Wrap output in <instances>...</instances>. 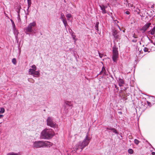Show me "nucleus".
<instances>
[{
  "instance_id": "1",
  "label": "nucleus",
  "mask_w": 155,
  "mask_h": 155,
  "mask_svg": "<svg viewBox=\"0 0 155 155\" xmlns=\"http://www.w3.org/2000/svg\"><path fill=\"white\" fill-rule=\"evenodd\" d=\"M87 134L82 142L80 141L74 147V151L77 153L82 151L83 149L89 143L91 138Z\"/></svg>"
},
{
  "instance_id": "2",
  "label": "nucleus",
  "mask_w": 155,
  "mask_h": 155,
  "mask_svg": "<svg viewBox=\"0 0 155 155\" xmlns=\"http://www.w3.org/2000/svg\"><path fill=\"white\" fill-rule=\"evenodd\" d=\"M52 145V143L46 141H35L33 143V147L36 148L46 147H50Z\"/></svg>"
},
{
  "instance_id": "3",
  "label": "nucleus",
  "mask_w": 155,
  "mask_h": 155,
  "mask_svg": "<svg viewBox=\"0 0 155 155\" xmlns=\"http://www.w3.org/2000/svg\"><path fill=\"white\" fill-rule=\"evenodd\" d=\"M36 25L35 22L30 23L28 26L25 28L24 30L25 32L26 35H28L29 36L31 34L33 35L35 34L36 31L35 28Z\"/></svg>"
},
{
  "instance_id": "4",
  "label": "nucleus",
  "mask_w": 155,
  "mask_h": 155,
  "mask_svg": "<svg viewBox=\"0 0 155 155\" xmlns=\"http://www.w3.org/2000/svg\"><path fill=\"white\" fill-rule=\"evenodd\" d=\"M54 134V132L52 129H46L42 132L41 135L42 138L48 139L52 137Z\"/></svg>"
},
{
  "instance_id": "5",
  "label": "nucleus",
  "mask_w": 155,
  "mask_h": 155,
  "mask_svg": "<svg viewBox=\"0 0 155 155\" xmlns=\"http://www.w3.org/2000/svg\"><path fill=\"white\" fill-rule=\"evenodd\" d=\"M47 124L48 126L52 128H56L58 124L56 123L54 118L52 117H48L47 120Z\"/></svg>"
},
{
  "instance_id": "6",
  "label": "nucleus",
  "mask_w": 155,
  "mask_h": 155,
  "mask_svg": "<svg viewBox=\"0 0 155 155\" xmlns=\"http://www.w3.org/2000/svg\"><path fill=\"white\" fill-rule=\"evenodd\" d=\"M31 67L32 68H30L29 71V74L33 75L34 77H38L40 76V73L38 71H36L37 68L35 65H33Z\"/></svg>"
},
{
  "instance_id": "7",
  "label": "nucleus",
  "mask_w": 155,
  "mask_h": 155,
  "mask_svg": "<svg viewBox=\"0 0 155 155\" xmlns=\"http://www.w3.org/2000/svg\"><path fill=\"white\" fill-rule=\"evenodd\" d=\"M118 48L116 46H114L113 47V56L112 59L113 61L115 62H116L118 57Z\"/></svg>"
},
{
  "instance_id": "8",
  "label": "nucleus",
  "mask_w": 155,
  "mask_h": 155,
  "mask_svg": "<svg viewBox=\"0 0 155 155\" xmlns=\"http://www.w3.org/2000/svg\"><path fill=\"white\" fill-rule=\"evenodd\" d=\"M64 110L66 113L68 112L69 109H71L73 104L71 101H65L64 104Z\"/></svg>"
},
{
  "instance_id": "9",
  "label": "nucleus",
  "mask_w": 155,
  "mask_h": 155,
  "mask_svg": "<svg viewBox=\"0 0 155 155\" xmlns=\"http://www.w3.org/2000/svg\"><path fill=\"white\" fill-rule=\"evenodd\" d=\"M112 35L115 39H119L120 36V32L115 30H113Z\"/></svg>"
},
{
  "instance_id": "10",
  "label": "nucleus",
  "mask_w": 155,
  "mask_h": 155,
  "mask_svg": "<svg viewBox=\"0 0 155 155\" xmlns=\"http://www.w3.org/2000/svg\"><path fill=\"white\" fill-rule=\"evenodd\" d=\"M151 25V23H147L145 24L141 28V30L143 31V32H145Z\"/></svg>"
},
{
  "instance_id": "11",
  "label": "nucleus",
  "mask_w": 155,
  "mask_h": 155,
  "mask_svg": "<svg viewBox=\"0 0 155 155\" xmlns=\"http://www.w3.org/2000/svg\"><path fill=\"white\" fill-rule=\"evenodd\" d=\"M102 11V12L103 14H105L107 13V11H106L105 9L107 8L106 6H104L103 5H99Z\"/></svg>"
},
{
  "instance_id": "12",
  "label": "nucleus",
  "mask_w": 155,
  "mask_h": 155,
  "mask_svg": "<svg viewBox=\"0 0 155 155\" xmlns=\"http://www.w3.org/2000/svg\"><path fill=\"white\" fill-rule=\"evenodd\" d=\"M12 29L13 33L15 35V38L16 39H17V38H18V30L16 28V27H15V28L13 27Z\"/></svg>"
},
{
  "instance_id": "13",
  "label": "nucleus",
  "mask_w": 155,
  "mask_h": 155,
  "mask_svg": "<svg viewBox=\"0 0 155 155\" xmlns=\"http://www.w3.org/2000/svg\"><path fill=\"white\" fill-rule=\"evenodd\" d=\"M118 82V84L120 87H122L123 85L124 84V82L123 79L119 78L118 80H117Z\"/></svg>"
},
{
  "instance_id": "14",
  "label": "nucleus",
  "mask_w": 155,
  "mask_h": 155,
  "mask_svg": "<svg viewBox=\"0 0 155 155\" xmlns=\"http://www.w3.org/2000/svg\"><path fill=\"white\" fill-rule=\"evenodd\" d=\"M7 155H21L20 153H15L13 152L8 153Z\"/></svg>"
},
{
  "instance_id": "15",
  "label": "nucleus",
  "mask_w": 155,
  "mask_h": 155,
  "mask_svg": "<svg viewBox=\"0 0 155 155\" xmlns=\"http://www.w3.org/2000/svg\"><path fill=\"white\" fill-rule=\"evenodd\" d=\"M103 73L104 74H106V71L104 67H102V70L100 72V74H102Z\"/></svg>"
},
{
  "instance_id": "16",
  "label": "nucleus",
  "mask_w": 155,
  "mask_h": 155,
  "mask_svg": "<svg viewBox=\"0 0 155 155\" xmlns=\"http://www.w3.org/2000/svg\"><path fill=\"white\" fill-rule=\"evenodd\" d=\"M99 24V22L98 21L96 23V24L95 25V29H96V30H97V33H98V25Z\"/></svg>"
},
{
  "instance_id": "17",
  "label": "nucleus",
  "mask_w": 155,
  "mask_h": 155,
  "mask_svg": "<svg viewBox=\"0 0 155 155\" xmlns=\"http://www.w3.org/2000/svg\"><path fill=\"white\" fill-rule=\"evenodd\" d=\"M72 34H71V35L72 38L74 40V42H75L77 40V39L76 38V36L75 35H73L74 32H73L72 33Z\"/></svg>"
},
{
  "instance_id": "18",
  "label": "nucleus",
  "mask_w": 155,
  "mask_h": 155,
  "mask_svg": "<svg viewBox=\"0 0 155 155\" xmlns=\"http://www.w3.org/2000/svg\"><path fill=\"white\" fill-rule=\"evenodd\" d=\"M5 111V109L3 107H1L0 109V114H3Z\"/></svg>"
},
{
  "instance_id": "19",
  "label": "nucleus",
  "mask_w": 155,
  "mask_h": 155,
  "mask_svg": "<svg viewBox=\"0 0 155 155\" xmlns=\"http://www.w3.org/2000/svg\"><path fill=\"white\" fill-rule=\"evenodd\" d=\"M12 62L15 65L17 63L16 59L15 58H13L12 59Z\"/></svg>"
},
{
  "instance_id": "20",
  "label": "nucleus",
  "mask_w": 155,
  "mask_h": 155,
  "mask_svg": "<svg viewBox=\"0 0 155 155\" xmlns=\"http://www.w3.org/2000/svg\"><path fill=\"white\" fill-rule=\"evenodd\" d=\"M28 2V6L29 7H30L31 4V0H27Z\"/></svg>"
},
{
  "instance_id": "21",
  "label": "nucleus",
  "mask_w": 155,
  "mask_h": 155,
  "mask_svg": "<svg viewBox=\"0 0 155 155\" xmlns=\"http://www.w3.org/2000/svg\"><path fill=\"white\" fill-rule=\"evenodd\" d=\"M128 152L129 153L132 154L133 153L134 151L132 149H130L128 150Z\"/></svg>"
},
{
  "instance_id": "22",
  "label": "nucleus",
  "mask_w": 155,
  "mask_h": 155,
  "mask_svg": "<svg viewBox=\"0 0 155 155\" xmlns=\"http://www.w3.org/2000/svg\"><path fill=\"white\" fill-rule=\"evenodd\" d=\"M112 131L113 132L115 133V134H118V132L117 131V130L114 128L112 129Z\"/></svg>"
},
{
  "instance_id": "23",
  "label": "nucleus",
  "mask_w": 155,
  "mask_h": 155,
  "mask_svg": "<svg viewBox=\"0 0 155 155\" xmlns=\"http://www.w3.org/2000/svg\"><path fill=\"white\" fill-rule=\"evenodd\" d=\"M61 17L60 18L62 20L64 19L63 18L64 17V14L63 13H61Z\"/></svg>"
},
{
  "instance_id": "24",
  "label": "nucleus",
  "mask_w": 155,
  "mask_h": 155,
  "mask_svg": "<svg viewBox=\"0 0 155 155\" xmlns=\"http://www.w3.org/2000/svg\"><path fill=\"white\" fill-rule=\"evenodd\" d=\"M10 20H11V21L12 23V28L13 27L15 28V23H14V21L12 19H11Z\"/></svg>"
},
{
  "instance_id": "25",
  "label": "nucleus",
  "mask_w": 155,
  "mask_h": 155,
  "mask_svg": "<svg viewBox=\"0 0 155 155\" xmlns=\"http://www.w3.org/2000/svg\"><path fill=\"white\" fill-rule=\"evenodd\" d=\"M140 141L138 140L135 139L134 140V143L136 145H138Z\"/></svg>"
},
{
  "instance_id": "26",
  "label": "nucleus",
  "mask_w": 155,
  "mask_h": 155,
  "mask_svg": "<svg viewBox=\"0 0 155 155\" xmlns=\"http://www.w3.org/2000/svg\"><path fill=\"white\" fill-rule=\"evenodd\" d=\"M66 16L68 18H71L72 15L70 14H68L66 15Z\"/></svg>"
},
{
  "instance_id": "27",
  "label": "nucleus",
  "mask_w": 155,
  "mask_h": 155,
  "mask_svg": "<svg viewBox=\"0 0 155 155\" xmlns=\"http://www.w3.org/2000/svg\"><path fill=\"white\" fill-rule=\"evenodd\" d=\"M155 31L154 30H153V29H152L150 31V34L152 35H154L155 33Z\"/></svg>"
},
{
  "instance_id": "28",
  "label": "nucleus",
  "mask_w": 155,
  "mask_h": 155,
  "mask_svg": "<svg viewBox=\"0 0 155 155\" xmlns=\"http://www.w3.org/2000/svg\"><path fill=\"white\" fill-rule=\"evenodd\" d=\"M18 20L19 22H20L21 21V18L20 17V15L19 14H18V17H17Z\"/></svg>"
},
{
  "instance_id": "29",
  "label": "nucleus",
  "mask_w": 155,
  "mask_h": 155,
  "mask_svg": "<svg viewBox=\"0 0 155 155\" xmlns=\"http://www.w3.org/2000/svg\"><path fill=\"white\" fill-rule=\"evenodd\" d=\"M62 21L63 23V24L67 23V21L66 19H64L63 20H62Z\"/></svg>"
},
{
  "instance_id": "30",
  "label": "nucleus",
  "mask_w": 155,
  "mask_h": 155,
  "mask_svg": "<svg viewBox=\"0 0 155 155\" xmlns=\"http://www.w3.org/2000/svg\"><path fill=\"white\" fill-rule=\"evenodd\" d=\"M144 52H146L148 51V49L147 48H145L143 50Z\"/></svg>"
},
{
  "instance_id": "31",
  "label": "nucleus",
  "mask_w": 155,
  "mask_h": 155,
  "mask_svg": "<svg viewBox=\"0 0 155 155\" xmlns=\"http://www.w3.org/2000/svg\"><path fill=\"white\" fill-rule=\"evenodd\" d=\"M125 13L127 15H129L130 14V12L128 11H127L125 12Z\"/></svg>"
},
{
  "instance_id": "32",
  "label": "nucleus",
  "mask_w": 155,
  "mask_h": 155,
  "mask_svg": "<svg viewBox=\"0 0 155 155\" xmlns=\"http://www.w3.org/2000/svg\"><path fill=\"white\" fill-rule=\"evenodd\" d=\"M112 129H113V128H112L111 127H107L106 129L107 130H112Z\"/></svg>"
},
{
  "instance_id": "33",
  "label": "nucleus",
  "mask_w": 155,
  "mask_h": 155,
  "mask_svg": "<svg viewBox=\"0 0 155 155\" xmlns=\"http://www.w3.org/2000/svg\"><path fill=\"white\" fill-rule=\"evenodd\" d=\"M114 87L115 88L117 89V91H118L119 90L118 87H117V85L116 84H114Z\"/></svg>"
},
{
  "instance_id": "34",
  "label": "nucleus",
  "mask_w": 155,
  "mask_h": 155,
  "mask_svg": "<svg viewBox=\"0 0 155 155\" xmlns=\"http://www.w3.org/2000/svg\"><path fill=\"white\" fill-rule=\"evenodd\" d=\"M137 40L133 39V40H132V42H137Z\"/></svg>"
},
{
  "instance_id": "35",
  "label": "nucleus",
  "mask_w": 155,
  "mask_h": 155,
  "mask_svg": "<svg viewBox=\"0 0 155 155\" xmlns=\"http://www.w3.org/2000/svg\"><path fill=\"white\" fill-rule=\"evenodd\" d=\"M99 55L100 57L101 58H102V54L99 53Z\"/></svg>"
},
{
  "instance_id": "36",
  "label": "nucleus",
  "mask_w": 155,
  "mask_h": 155,
  "mask_svg": "<svg viewBox=\"0 0 155 155\" xmlns=\"http://www.w3.org/2000/svg\"><path fill=\"white\" fill-rule=\"evenodd\" d=\"M64 25L65 28L66 29V26L68 25L67 23L64 24Z\"/></svg>"
},
{
  "instance_id": "37",
  "label": "nucleus",
  "mask_w": 155,
  "mask_h": 155,
  "mask_svg": "<svg viewBox=\"0 0 155 155\" xmlns=\"http://www.w3.org/2000/svg\"><path fill=\"white\" fill-rule=\"evenodd\" d=\"M20 10V9H18V10L17 11V12L18 13V14H19Z\"/></svg>"
},
{
  "instance_id": "38",
  "label": "nucleus",
  "mask_w": 155,
  "mask_h": 155,
  "mask_svg": "<svg viewBox=\"0 0 155 155\" xmlns=\"http://www.w3.org/2000/svg\"><path fill=\"white\" fill-rule=\"evenodd\" d=\"M3 117V115L2 114H0V118H1L2 117Z\"/></svg>"
},
{
  "instance_id": "39",
  "label": "nucleus",
  "mask_w": 155,
  "mask_h": 155,
  "mask_svg": "<svg viewBox=\"0 0 155 155\" xmlns=\"http://www.w3.org/2000/svg\"><path fill=\"white\" fill-rule=\"evenodd\" d=\"M151 42L152 43L153 45H154L155 46V43L153 42V41L151 40Z\"/></svg>"
},
{
  "instance_id": "40",
  "label": "nucleus",
  "mask_w": 155,
  "mask_h": 155,
  "mask_svg": "<svg viewBox=\"0 0 155 155\" xmlns=\"http://www.w3.org/2000/svg\"><path fill=\"white\" fill-rule=\"evenodd\" d=\"M30 7H28V8H27V11L28 12V10H29V8H30Z\"/></svg>"
},
{
  "instance_id": "41",
  "label": "nucleus",
  "mask_w": 155,
  "mask_h": 155,
  "mask_svg": "<svg viewBox=\"0 0 155 155\" xmlns=\"http://www.w3.org/2000/svg\"><path fill=\"white\" fill-rule=\"evenodd\" d=\"M133 37L134 38H137V37H136L134 35Z\"/></svg>"
},
{
  "instance_id": "42",
  "label": "nucleus",
  "mask_w": 155,
  "mask_h": 155,
  "mask_svg": "<svg viewBox=\"0 0 155 155\" xmlns=\"http://www.w3.org/2000/svg\"><path fill=\"white\" fill-rule=\"evenodd\" d=\"M152 155H155V152H153L152 153Z\"/></svg>"
},
{
  "instance_id": "43",
  "label": "nucleus",
  "mask_w": 155,
  "mask_h": 155,
  "mask_svg": "<svg viewBox=\"0 0 155 155\" xmlns=\"http://www.w3.org/2000/svg\"><path fill=\"white\" fill-rule=\"evenodd\" d=\"M126 0V4H127H127H128V1H127V0Z\"/></svg>"
},
{
  "instance_id": "44",
  "label": "nucleus",
  "mask_w": 155,
  "mask_h": 155,
  "mask_svg": "<svg viewBox=\"0 0 155 155\" xmlns=\"http://www.w3.org/2000/svg\"><path fill=\"white\" fill-rule=\"evenodd\" d=\"M152 29L155 31V26H154V27Z\"/></svg>"
},
{
  "instance_id": "45",
  "label": "nucleus",
  "mask_w": 155,
  "mask_h": 155,
  "mask_svg": "<svg viewBox=\"0 0 155 155\" xmlns=\"http://www.w3.org/2000/svg\"><path fill=\"white\" fill-rule=\"evenodd\" d=\"M126 90H127V88H125L124 89V91H125Z\"/></svg>"
},
{
  "instance_id": "46",
  "label": "nucleus",
  "mask_w": 155,
  "mask_h": 155,
  "mask_svg": "<svg viewBox=\"0 0 155 155\" xmlns=\"http://www.w3.org/2000/svg\"><path fill=\"white\" fill-rule=\"evenodd\" d=\"M119 113H120V114H121L122 113L121 112H119Z\"/></svg>"
},
{
  "instance_id": "47",
  "label": "nucleus",
  "mask_w": 155,
  "mask_h": 155,
  "mask_svg": "<svg viewBox=\"0 0 155 155\" xmlns=\"http://www.w3.org/2000/svg\"><path fill=\"white\" fill-rule=\"evenodd\" d=\"M140 44H141V43L140 41Z\"/></svg>"
},
{
  "instance_id": "48",
  "label": "nucleus",
  "mask_w": 155,
  "mask_h": 155,
  "mask_svg": "<svg viewBox=\"0 0 155 155\" xmlns=\"http://www.w3.org/2000/svg\"><path fill=\"white\" fill-rule=\"evenodd\" d=\"M123 32H125V30H123Z\"/></svg>"
},
{
  "instance_id": "49",
  "label": "nucleus",
  "mask_w": 155,
  "mask_h": 155,
  "mask_svg": "<svg viewBox=\"0 0 155 155\" xmlns=\"http://www.w3.org/2000/svg\"><path fill=\"white\" fill-rule=\"evenodd\" d=\"M149 39L150 40V38H149Z\"/></svg>"
}]
</instances>
